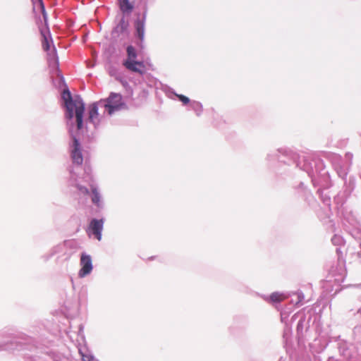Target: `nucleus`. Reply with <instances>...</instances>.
Returning a JSON list of instances; mask_svg holds the SVG:
<instances>
[{"label":"nucleus","instance_id":"412c9836","mask_svg":"<svg viewBox=\"0 0 361 361\" xmlns=\"http://www.w3.org/2000/svg\"><path fill=\"white\" fill-rule=\"evenodd\" d=\"M77 190H78L79 195H80L86 196V195H89V193H90L89 190L85 186L80 187V188H78V189Z\"/></svg>","mask_w":361,"mask_h":361},{"label":"nucleus","instance_id":"2eb2a0df","mask_svg":"<svg viewBox=\"0 0 361 361\" xmlns=\"http://www.w3.org/2000/svg\"><path fill=\"white\" fill-rule=\"evenodd\" d=\"M190 106L192 109V110L195 112L196 115L197 116H200L203 111L202 105L200 102L197 101H192L190 103Z\"/></svg>","mask_w":361,"mask_h":361},{"label":"nucleus","instance_id":"cd10ccee","mask_svg":"<svg viewBox=\"0 0 361 361\" xmlns=\"http://www.w3.org/2000/svg\"><path fill=\"white\" fill-rule=\"evenodd\" d=\"M302 170L307 171L309 174L312 171V169H309L307 167H305L304 169H302Z\"/></svg>","mask_w":361,"mask_h":361},{"label":"nucleus","instance_id":"393cba45","mask_svg":"<svg viewBox=\"0 0 361 361\" xmlns=\"http://www.w3.org/2000/svg\"><path fill=\"white\" fill-rule=\"evenodd\" d=\"M323 202L325 204L329 205L330 204V198L326 197L323 198Z\"/></svg>","mask_w":361,"mask_h":361},{"label":"nucleus","instance_id":"6e6552de","mask_svg":"<svg viewBox=\"0 0 361 361\" xmlns=\"http://www.w3.org/2000/svg\"><path fill=\"white\" fill-rule=\"evenodd\" d=\"M128 23L123 17L118 24L114 27L112 35L115 37H119L121 35H126L128 32Z\"/></svg>","mask_w":361,"mask_h":361},{"label":"nucleus","instance_id":"a211bd4d","mask_svg":"<svg viewBox=\"0 0 361 361\" xmlns=\"http://www.w3.org/2000/svg\"><path fill=\"white\" fill-rule=\"evenodd\" d=\"M128 59L127 60H135L137 58V52L135 49L130 45L127 47L126 49Z\"/></svg>","mask_w":361,"mask_h":361},{"label":"nucleus","instance_id":"4468645a","mask_svg":"<svg viewBox=\"0 0 361 361\" xmlns=\"http://www.w3.org/2000/svg\"><path fill=\"white\" fill-rule=\"evenodd\" d=\"M70 173L71 178L69 180V185L71 187H74L76 190H78V188L82 187V185L78 181V180L77 179V176L72 170L70 171Z\"/></svg>","mask_w":361,"mask_h":361},{"label":"nucleus","instance_id":"f8f14e48","mask_svg":"<svg viewBox=\"0 0 361 361\" xmlns=\"http://www.w3.org/2000/svg\"><path fill=\"white\" fill-rule=\"evenodd\" d=\"M90 187L92 192V202L98 207H101L102 206L101 201L102 197L97 188L92 185H91Z\"/></svg>","mask_w":361,"mask_h":361},{"label":"nucleus","instance_id":"f03ea898","mask_svg":"<svg viewBox=\"0 0 361 361\" xmlns=\"http://www.w3.org/2000/svg\"><path fill=\"white\" fill-rule=\"evenodd\" d=\"M126 107L123 100V97L119 93L111 92L106 99L93 103L89 106L88 121L98 128L102 116H99V109H104L103 114L107 113L109 116L113 115L115 112L121 111Z\"/></svg>","mask_w":361,"mask_h":361},{"label":"nucleus","instance_id":"6ab92c4d","mask_svg":"<svg viewBox=\"0 0 361 361\" xmlns=\"http://www.w3.org/2000/svg\"><path fill=\"white\" fill-rule=\"evenodd\" d=\"M331 242L335 245L341 246L344 244V239L339 235H334L331 238Z\"/></svg>","mask_w":361,"mask_h":361},{"label":"nucleus","instance_id":"f257e3e1","mask_svg":"<svg viewBox=\"0 0 361 361\" xmlns=\"http://www.w3.org/2000/svg\"><path fill=\"white\" fill-rule=\"evenodd\" d=\"M61 97L66 110L65 113L66 123L73 139L72 143L70 144L71 157L74 164L81 166L83 163L82 149L79 140L73 132V117L75 116L77 130H82L83 128L85 103L80 96L77 95L73 98L68 89L63 90Z\"/></svg>","mask_w":361,"mask_h":361},{"label":"nucleus","instance_id":"a878e982","mask_svg":"<svg viewBox=\"0 0 361 361\" xmlns=\"http://www.w3.org/2000/svg\"><path fill=\"white\" fill-rule=\"evenodd\" d=\"M345 158L351 161L353 159V154L350 152H348L345 154Z\"/></svg>","mask_w":361,"mask_h":361},{"label":"nucleus","instance_id":"423d86ee","mask_svg":"<svg viewBox=\"0 0 361 361\" xmlns=\"http://www.w3.org/2000/svg\"><path fill=\"white\" fill-rule=\"evenodd\" d=\"M104 226V220L93 219L90 224V229L98 240L102 239V232Z\"/></svg>","mask_w":361,"mask_h":361},{"label":"nucleus","instance_id":"9b49d317","mask_svg":"<svg viewBox=\"0 0 361 361\" xmlns=\"http://www.w3.org/2000/svg\"><path fill=\"white\" fill-rule=\"evenodd\" d=\"M78 352L81 356L82 361H94L95 357L92 353L86 346H80Z\"/></svg>","mask_w":361,"mask_h":361},{"label":"nucleus","instance_id":"b1692460","mask_svg":"<svg viewBox=\"0 0 361 361\" xmlns=\"http://www.w3.org/2000/svg\"><path fill=\"white\" fill-rule=\"evenodd\" d=\"M43 48L46 51H47L49 49V44L46 37L44 38V42L43 43Z\"/></svg>","mask_w":361,"mask_h":361},{"label":"nucleus","instance_id":"9d476101","mask_svg":"<svg viewBox=\"0 0 361 361\" xmlns=\"http://www.w3.org/2000/svg\"><path fill=\"white\" fill-rule=\"evenodd\" d=\"M65 244H59L53 247L48 253L43 255L41 258L44 262H47L53 256L62 252L65 248Z\"/></svg>","mask_w":361,"mask_h":361},{"label":"nucleus","instance_id":"dca6fc26","mask_svg":"<svg viewBox=\"0 0 361 361\" xmlns=\"http://www.w3.org/2000/svg\"><path fill=\"white\" fill-rule=\"evenodd\" d=\"M120 8L123 13H129L133 10V6L128 0H120Z\"/></svg>","mask_w":361,"mask_h":361},{"label":"nucleus","instance_id":"1a4fd4ad","mask_svg":"<svg viewBox=\"0 0 361 361\" xmlns=\"http://www.w3.org/2000/svg\"><path fill=\"white\" fill-rule=\"evenodd\" d=\"M123 66L130 71L139 73L140 74H142L143 73L140 68H137L138 66L144 67L143 62L137 61L135 60H126L123 62Z\"/></svg>","mask_w":361,"mask_h":361},{"label":"nucleus","instance_id":"20e7f679","mask_svg":"<svg viewBox=\"0 0 361 361\" xmlns=\"http://www.w3.org/2000/svg\"><path fill=\"white\" fill-rule=\"evenodd\" d=\"M147 12H144L141 17H139L135 22V35L140 39L139 46L144 47V40L145 34V23Z\"/></svg>","mask_w":361,"mask_h":361},{"label":"nucleus","instance_id":"aec40b11","mask_svg":"<svg viewBox=\"0 0 361 361\" xmlns=\"http://www.w3.org/2000/svg\"><path fill=\"white\" fill-rule=\"evenodd\" d=\"M107 70H108V73H109L110 75L114 76L116 78H118V71L116 67L110 65L108 66Z\"/></svg>","mask_w":361,"mask_h":361},{"label":"nucleus","instance_id":"c85d7f7f","mask_svg":"<svg viewBox=\"0 0 361 361\" xmlns=\"http://www.w3.org/2000/svg\"><path fill=\"white\" fill-rule=\"evenodd\" d=\"M276 156V155L275 154V153H274V154H269L267 155V159H271L274 158V157H275Z\"/></svg>","mask_w":361,"mask_h":361},{"label":"nucleus","instance_id":"7ed1b4c3","mask_svg":"<svg viewBox=\"0 0 361 361\" xmlns=\"http://www.w3.org/2000/svg\"><path fill=\"white\" fill-rule=\"evenodd\" d=\"M338 350L343 361H359L357 348L345 341L338 343Z\"/></svg>","mask_w":361,"mask_h":361},{"label":"nucleus","instance_id":"f3484780","mask_svg":"<svg viewBox=\"0 0 361 361\" xmlns=\"http://www.w3.org/2000/svg\"><path fill=\"white\" fill-rule=\"evenodd\" d=\"M48 60L50 66H55L56 68H59V60L55 49H54L52 54H49Z\"/></svg>","mask_w":361,"mask_h":361},{"label":"nucleus","instance_id":"4be33fe9","mask_svg":"<svg viewBox=\"0 0 361 361\" xmlns=\"http://www.w3.org/2000/svg\"><path fill=\"white\" fill-rule=\"evenodd\" d=\"M176 97L179 99L180 101H181L184 104H188L190 102V99L183 95V94H176Z\"/></svg>","mask_w":361,"mask_h":361},{"label":"nucleus","instance_id":"ddd939ff","mask_svg":"<svg viewBox=\"0 0 361 361\" xmlns=\"http://www.w3.org/2000/svg\"><path fill=\"white\" fill-rule=\"evenodd\" d=\"M286 298V296L283 293H281L279 292H274L271 294L269 296V301L276 303L279 302L284 300Z\"/></svg>","mask_w":361,"mask_h":361},{"label":"nucleus","instance_id":"0eeeda50","mask_svg":"<svg viewBox=\"0 0 361 361\" xmlns=\"http://www.w3.org/2000/svg\"><path fill=\"white\" fill-rule=\"evenodd\" d=\"M341 157L338 155H335L334 157L333 164L339 177L345 179L348 175V170L345 167L341 165Z\"/></svg>","mask_w":361,"mask_h":361},{"label":"nucleus","instance_id":"5701e85b","mask_svg":"<svg viewBox=\"0 0 361 361\" xmlns=\"http://www.w3.org/2000/svg\"><path fill=\"white\" fill-rule=\"evenodd\" d=\"M297 296H298V301L296 302V304L297 305L302 304V302L305 299V295H304L302 291H298L297 293Z\"/></svg>","mask_w":361,"mask_h":361},{"label":"nucleus","instance_id":"39448f33","mask_svg":"<svg viewBox=\"0 0 361 361\" xmlns=\"http://www.w3.org/2000/svg\"><path fill=\"white\" fill-rule=\"evenodd\" d=\"M80 263L81 268L78 272V276L80 278H84L89 275L93 269L91 256L85 252L82 253L81 255Z\"/></svg>","mask_w":361,"mask_h":361},{"label":"nucleus","instance_id":"bb28decb","mask_svg":"<svg viewBox=\"0 0 361 361\" xmlns=\"http://www.w3.org/2000/svg\"><path fill=\"white\" fill-rule=\"evenodd\" d=\"M277 152H279V153H281L283 154H287V153H288V150L286 149H279L277 150Z\"/></svg>","mask_w":361,"mask_h":361}]
</instances>
